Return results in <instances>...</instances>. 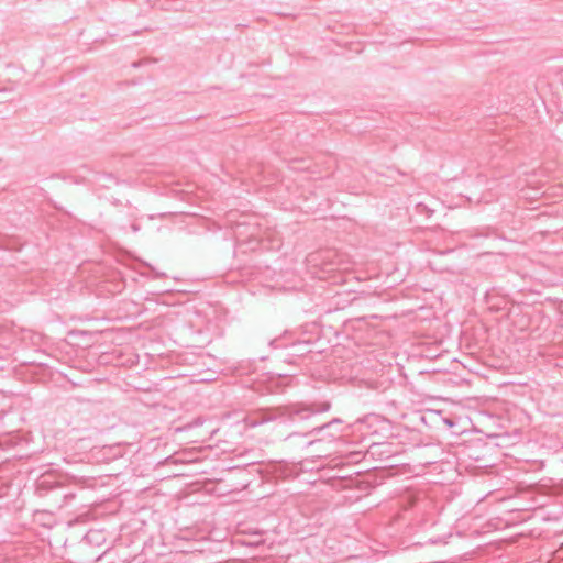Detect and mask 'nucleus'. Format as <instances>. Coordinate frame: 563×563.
Wrapping results in <instances>:
<instances>
[{"label":"nucleus","mask_w":563,"mask_h":563,"mask_svg":"<svg viewBox=\"0 0 563 563\" xmlns=\"http://www.w3.org/2000/svg\"><path fill=\"white\" fill-rule=\"evenodd\" d=\"M342 422H343V421H342L341 419H339V418H334V419H332L331 421H329L328 423H324V424H322L321 427H318V428L313 429V431H314V432H320V431H322V430H324V429H328V428H330V427H332V426H339V424H341Z\"/></svg>","instance_id":"obj_3"},{"label":"nucleus","mask_w":563,"mask_h":563,"mask_svg":"<svg viewBox=\"0 0 563 563\" xmlns=\"http://www.w3.org/2000/svg\"><path fill=\"white\" fill-rule=\"evenodd\" d=\"M279 415H280L279 409L277 410V415H275V416L269 415V413H266V415H264V416H263V418L261 419V421H258V422H257V421H254V422H252V423H251V426H252V427H255V426H257V424H260V423H264V422L272 421V420L276 419L277 417L282 418Z\"/></svg>","instance_id":"obj_2"},{"label":"nucleus","mask_w":563,"mask_h":563,"mask_svg":"<svg viewBox=\"0 0 563 563\" xmlns=\"http://www.w3.org/2000/svg\"><path fill=\"white\" fill-rule=\"evenodd\" d=\"M331 405L328 401L324 402H313V404H292L283 408H279L280 417H286V419L294 420L298 418L300 420L309 419L311 416L317 413L327 412L330 409Z\"/></svg>","instance_id":"obj_1"}]
</instances>
